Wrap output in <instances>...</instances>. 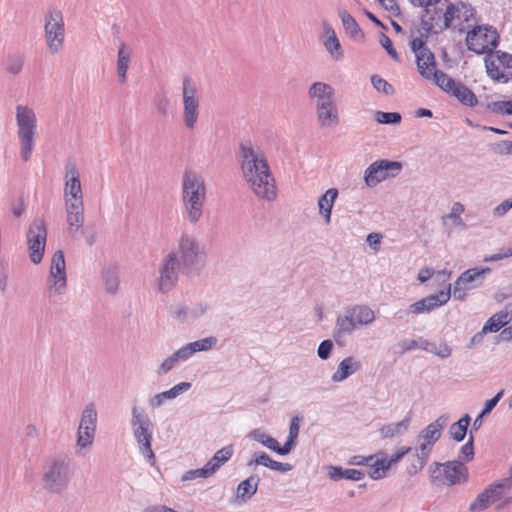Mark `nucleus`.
Returning <instances> with one entry per match:
<instances>
[{"instance_id":"obj_22","label":"nucleus","mask_w":512,"mask_h":512,"mask_svg":"<svg viewBox=\"0 0 512 512\" xmlns=\"http://www.w3.org/2000/svg\"><path fill=\"white\" fill-rule=\"evenodd\" d=\"M179 269L181 266L169 254L163 259L157 279V288L160 292L167 293L173 289L178 280Z\"/></svg>"},{"instance_id":"obj_29","label":"nucleus","mask_w":512,"mask_h":512,"mask_svg":"<svg viewBox=\"0 0 512 512\" xmlns=\"http://www.w3.org/2000/svg\"><path fill=\"white\" fill-rule=\"evenodd\" d=\"M248 467L264 466L273 471L286 473L293 469L289 463H282L273 460L267 453L263 451L254 452L247 462Z\"/></svg>"},{"instance_id":"obj_23","label":"nucleus","mask_w":512,"mask_h":512,"mask_svg":"<svg viewBox=\"0 0 512 512\" xmlns=\"http://www.w3.org/2000/svg\"><path fill=\"white\" fill-rule=\"evenodd\" d=\"M451 297V285L446 290H442L436 294L429 295L413 304L408 308L412 314H424L441 307L446 304Z\"/></svg>"},{"instance_id":"obj_9","label":"nucleus","mask_w":512,"mask_h":512,"mask_svg":"<svg viewBox=\"0 0 512 512\" xmlns=\"http://www.w3.org/2000/svg\"><path fill=\"white\" fill-rule=\"evenodd\" d=\"M468 475L467 467L459 460L433 462L429 467L430 482L434 485H460L468 480Z\"/></svg>"},{"instance_id":"obj_52","label":"nucleus","mask_w":512,"mask_h":512,"mask_svg":"<svg viewBox=\"0 0 512 512\" xmlns=\"http://www.w3.org/2000/svg\"><path fill=\"white\" fill-rule=\"evenodd\" d=\"M511 488V483L509 481L501 479L500 481L490 485L487 489H485V491L488 492L491 501L494 502L500 499L502 495L509 491Z\"/></svg>"},{"instance_id":"obj_12","label":"nucleus","mask_w":512,"mask_h":512,"mask_svg":"<svg viewBox=\"0 0 512 512\" xmlns=\"http://www.w3.org/2000/svg\"><path fill=\"white\" fill-rule=\"evenodd\" d=\"M498 33L488 25L474 26L467 33L466 45L476 54H490L498 45Z\"/></svg>"},{"instance_id":"obj_33","label":"nucleus","mask_w":512,"mask_h":512,"mask_svg":"<svg viewBox=\"0 0 512 512\" xmlns=\"http://www.w3.org/2000/svg\"><path fill=\"white\" fill-rule=\"evenodd\" d=\"M416 63L419 73L426 79H433L436 85L438 74H445L436 70L434 55L430 51L419 52V55H416Z\"/></svg>"},{"instance_id":"obj_32","label":"nucleus","mask_w":512,"mask_h":512,"mask_svg":"<svg viewBox=\"0 0 512 512\" xmlns=\"http://www.w3.org/2000/svg\"><path fill=\"white\" fill-rule=\"evenodd\" d=\"M361 369V362L354 356L345 357L340 361L336 371L332 374L331 380L334 383H341Z\"/></svg>"},{"instance_id":"obj_57","label":"nucleus","mask_w":512,"mask_h":512,"mask_svg":"<svg viewBox=\"0 0 512 512\" xmlns=\"http://www.w3.org/2000/svg\"><path fill=\"white\" fill-rule=\"evenodd\" d=\"M212 475L213 474L211 473V471L209 470V468L205 464L200 469L186 471L182 475L181 480L182 481H192V480L197 479V478H208V477H210Z\"/></svg>"},{"instance_id":"obj_50","label":"nucleus","mask_w":512,"mask_h":512,"mask_svg":"<svg viewBox=\"0 0 512 512\" xmlns=\"http://www.w3.org/2000/svg\"><path fill=\"white\" fill-rule=\"evenodd\" d=\"M96 430L90 428H82L78 426L76 446L80 449H86L92 446L95 438Z\"/></svg>"},{"instance_id":"obj_41","label":"nucleus","mask_w":512,"mask_h":512,"mask_svg":"<svg viewBox=\"0 0 512 512\" xmlns=\"http://www.w3.org/2000/svg\"><path fill=\"white\" fill-rule=\"evenodd\" d=\"M372 457L373 460H371V463L368 464V475L374 480L384 478L389 471V467L385 462V452L379 451L378 453L372 455Z\"/></svg>"},{"instance_id":"obj_8","label":"nucleus","mask_w":512,"mask_h":512,"mask_svg":"<svg viewBox=\"0 0 512 512\" xmlns=\"http://www.w3.org/2000/svg\"><path fill=\"white\" fill-rule=\"evenodd\" d=\"M217 338L214 336L205 337L194 342H189L168 357L164 358L157 366L155 373L158 376H164L176 368L179 364L191 359L198 352L212 350L217 345Z\"/></svg>"},{"instance_id":"obj_58","label":"nucleus","mask_w":512,"mask_h":512,"mask_svg":"<svg viewBox=\"0 0 512 512\" xmlns=\"http://www.w3.org/2000/svg\"><path fill=\"white\" fill-rule=\"evenodd\" d=\"M371 83L378 92H382L386 95H390L393 93V87L391 86V84H389L385 79L381 78L378 75H373L371 77Z\"/></svg>"},{"instance_id":"obj_44","label":"nucleus","mask_w":512,"mask_h":512,"mask_svg":"<svg viewBox=\"0 0 512 512\" xmlns=\"http://www.w3.org/2000/svg\"><path fill=\"white\" fill-rule=\"evenodd\" d=\"M338 16L341 19L342 25L347 34H349L354 39H362L364 37V34L358 23L350 13H348L346 10H339Z\"/></svg>"},{"instance_id":"obj_10","label":"nucleus","mask_w":512,"mask_h":512,"mask_svg":"<svg viewBox=\"0 0 512 512\" xmlns=\"http://www.w3.org/2000/svg\"><path fill=\"white\" fill-rule=\"evenodd\" d=\"M66 37L64 17L60 10L49 9L44 16V38L50 54L62 51Z\"/></svg>"},{"instance_id":"obj_15","label":"nucleus","mask_w":512,"mask_h":512,"mask_svg":"<svg viewBox=\"0 0 512 512\" xmlns=\"http://www.w3.org/2000/svg\"><path fill=\"white\" fill-rule=\"evenodd\" d=\"M402 170V163L381 159L371 163L364 171V182L367 187L373 188L379 183L397 177Z\"/></svg>"},{"instance_id":"obj_39","label":"nucleus","mask_w":512,"mask_h":512,"mask_svg":"<svg viewBox=\"0 0 512 512\" xmlns=\"http://www.w3.org/2000/svg\"><path fill=\"white\" fill-rule=\"evenodd\" d=\"M328 476L333 481L342 479L351 481H360L365 477V473L357 469H343L340 466L330 465L327 467Z\"/></svg>"},{"instance_id":"obj_2","label":"nucleus","mask_w":512,"mask_h":512,"mask_svg":"<svg viewBox=\"0 0 512 512\" xmlns=\"http://www.w3.org/2000/svg\"><path fill=\"white\" fill-rule=\"evenodd\" d=\"M181 200L185 218L189 223L197 224L203 216L207 200V186L202 174L192 169L183 172Z\"/></svg>"},{"instance_id":"obj_3","label":"nucleus","mask_w":512,"mask_h":512,"mask_svg":"<svg viewBox=\"0 0 512 512\" xmlns=\"http://www.w3.org/2000/svg\"><path fill=\"white\" fill-rule=\"evenodd\" d=\"M169 255L178 262L181 270L187 274L198 272L203 267L206 259L204 245L196 236L189 233H182L176 247Z\"/></svg>"},{"instance_id":"obj_63","label":"nucleus","mask_w":512,"mask_h":512,"mask_svg":"<svg viewBox=\"0 0 512 512\" xmlns=\"http://www.w3.org/2000/svg\"><path fill=\"white\" fill-rule=\"evenodd\" d=\"M380 44L387 51V53L395 60L399 61V56L396 50L393 48L391 39L385 35L381 34L380 36Z\"/></svg>"},{"instance_id":"obj_53","label":"nucleus","mask_w":512,"mask_h":512,"mask_svg":"<svg viewBox=\"0 0 512 512\" xmlns=\"http://www.w3.org/2000/svg\"><path fill=\"white\" fill-rule=\"evenodd\" d=\"M486 108L490 112L498 115L512 116V100L491 102L487 104Z\"/></svg>"},{"instance_id":"obj_38","label":"nucleus","mask_w":512,"mask_h":512,"mask_svg":"<svg viewBox=\"0 0 512 512\" xmlns=\"http://www.w3.org/2000/svg\"><path fill=\"white\" fill-rule=\"evenodd\" d=\"M410 423H411L410 416H406L404 419H402L399 422L383 425L379 429L378 432H379L380 437L383 439H388V438L391 439V438L399 437V436L404 435L408 431V429L410 427Z\"/></svg>"},{"instance_id":"obj_18","label":"nucleus","mask_w":512,"mask_h":512,"mask_svg":"<svg viewBox=\"0 0 512 512\" xmlns=\"http://www.w3.org/2000/svg\"><path fill=\"white\" fill-rule=\"evenodd\" d=\"M437 86L455 97L463 105L475 107L478 104V99L474 92L464 84L452 79L448 74H438Z\"/></svg>"},{"instance_id":"obj_19","label":"nucleus","mask_w":512,"mask_h":512,"mask_svg":"<svg viewBox=\"0 0 512 512\" xmlns=\"http://www.w3.org/2000/svg\"><path fill=\"white\" fill-rule=\"evenodd\" d=\"M487 74L495 81L506 83L512 79V55L498 51L485 59Z\"/></svg>"},{"instance_id":"obj_47","label":"nucleus","mask_w":512,"mask_h":512,"mask_svg":"<svg viewBox=\"0 0 512 512\" xmlns=\"http://www.w3.org/2000/svg\"><path fill=\"white\" fill-rule=\"evenodd\" d=\"M79 427L96 430L97 427V409L93 402L85 405L79 422Z\"/></svg>"},{"instance_id":"obj_17","label":"nucleus","mask_w":512,"mask_h":512,"mask_svg":"<svg viewBox=\"0 0 512 512\" xmlns=\"http://www.w3.org/2000/svg\"><path fill=\"white\" fill-rule=\"evenodd\" d=\"M63 198L65 205H84L80 173L73 162L65 165Z\"/></svg>"},{"instance_id":"obj_43","label":"nucleus","mask_w":512,"mask_h":512,"mask_svg":"<svg viewBox=\"0 0 512 512\" xmlns=\"http://www.w3.org/2000/svg\"><path fill=\"white\" fill-rule=\"evenodd\" d=\"M233 453V445H227L216 451L213 457L206 463V466L214 474L224 463L230 460Z\"/></svg>"},{"instance_id":"obj_30","label":"nucleus","mask_w":512,"mask_h":512,"mask_svg":"<svg viewBox=\"0 0 512 512\" xmlns=\"http://www.w3.org/2000/svg\"><path fill=\"white\" fill-rule=\"evenodd\" d=\"M66 222L71 236L78 235L84 225V205H65Z\"/></svg>"},{"instance_id":"obj_42","label":"nucleus","mask_w":512,"mask_h":512,"mask_svg":"<svg viewBox=\"0 0 512 512\" xmlns=\"http://www.w3.org/2000/svg\"><path fill=\"white\" fill-rule=\"evenodd\" d=\"M248 436L252 440L262 444L263 446L276 452L277 454L284 455L283 446H280L279 442L275 438L268 435L262 429H254L249 433Z\"/></svg>"},{"instance_id":"obj_46","label":"nucleus","mask_w":512,"mask_h":512,"mask_svg":"<svg viewBox=\"0 0 512 512\" xmlns=\"http://www.w3.org/2000/svg\"><path fill=\"white\" fill-rule=\"evenodd\" d=\"M25 65V56L20 52L9 53L5 60V71L12 75H19Z\"/></svg>"},{"instance_id":"obj_60","label":"nucleus","mask_w":512,"mask_h":512,"mask_svg":"<svg viewBox=\"0 0 512 512\" xmlns=\"http://www.w3.org/2000/svg\"><path fill=\"white\" fill-rule=\"evenodd\" d=\"M473 430L470 431V437L466 444H464L460 450V457L463 460L470 461L474 456V447H473Z\"/></svg>"},{"instance_id":"obj_11","label":"nucleus","mask_w":512,"mask_h":512,"mask_svg":"<svg viewBox=\"0 0 512 512\" xmlns=\"http://www.w3.org/2000/svg\"><path fill=\"white\" fill-rule=\"evenodd\" d=\"M182 120L188 130H194L200 115V97L196 83L189 77L182 79Z\"/></svg>"},{"instance_id":"obj_51","label":"nucleus","mask_w":512,"mask_h":512,"mask_svg":"<svg viewBox=\"0 0 512 512\" xmlns=\"http://www.w3.org/2000/svg\"><path fill=\"white\" fill-rule=\"evenodd\" d=\"M464 210L465 209L463 204L460 202H455L451 207L450 213L444 218L445 223L448 221L451 222V228L464 226V221L461 217Z\"/></svg>"},{"instance_id":"obj_49","label":"nucleus","mask_w":512,"mask_h":512,"mask_svg":"<svg viewBox=\"0 0 512 512\" xmlns=\"http://www.w3.org/2000/svg\"><path fill=\"white\" fill-rule=\"evenodd\" d=\"M300 418L293 417L289 426V435L287 441L283 445V454H289L295 446L296 439L299 435Z\"/></svg>"},{"instance_id":"obj_34","label":"nucleus","mask_w":512,"mask_h":512,"mask_svg":"<svg viewBox=\"0 0 512 512\" xmlns=\"http://www.w3.org/2000/svg\"><path fill=\"white\" fill-rule=\"evenodd\" d=\"M449 422V416L447 414L440 415L435 421L423 428L418 434H420L423 440L432 443L433 445L440 439L442 431Z\"/></svg>"},{"instance_id":"obj_54","label":"nucleus","mask_w":512,"mask_h":512,"mask_svg":"<svg viewBox=\"0 0 512 512\" xmlns=\"http://www.w3.org/2000/svg\"><path fill=\"white\" fill-rule=\"evenodd\" d=\"M156 112L161 117L168 116L171 109L170 99L165 94H158L153 99Z\"/></svg>"},{"instance_id":"obj_26","label":"nucleus","mask_w":512,"mask_h":512,"mask_svg":"<svg viewBox=\"0 0 512 512\" xmlns=\"http://www.w3.org/2000/svg\"><path fill=\"white\" fill-rule=\"evenodd\" d=\"M192 384L190 382H180L175 384L170 389L154 394L153 396L149 397L148 399V406L151 409H159L161 408L166 402L173 401L180 395L186 393L190 390Z\"/></svg>"},{"instance_id":"obj_64","label":"nucleus","mask_w":512,"mask_h":512,"mask_svg":"<svg viewBox=\"0 0 512 512\" xmlns=\"http://www.w3.org/2000/svg\"><path fill=\"white\" fill-rule=\"evenodd\" d=\"M510 209H512V197L502 201L493 209L494 216L503 217Z\"/></svg>"},{"instance_id":"obj_21","label":"nucleus","mask_w":512,"mask_h":512,"mask_svg":"<svg viewBox=\"0 0 512 512\" xmlns=\"http://www.w3.org/2000/svg\"><path fill=\"white\" fill-rule=\"evenodd\" d=\"M450 26L460 32L472 27L476 23L474 8L464 2L448 5Z\"/></svg>"},{"instance_id":"obj_62","label":"nucleus","mask_w":512,"mask_h":512,"mask_svg":"<svg viewBox=\"0 0 512 512\" xmlns=\"http://www.w3.org/2000/svg\"><path fill=\"white\" fill-rule=\"evenodd\" d=\"M412 447H402L397 452H395L390 458L385 454V462L387 466L390 468L392 465L399 462L406 454L412 451Z\"/></svg>"},{"instance_id":"obj_4","label":"nucleus","mask_w":512,"mask_h":512,"mask_svg":"<svg viewBox=\"0 0 512 512\" xmlns=\"http://www.w3.org/2000/svg\"><path fill=\"white\" fill-rule=\"evenodd\" d=\"M375 319L376 314L368 305L355 304L348 306L336 318L333 337L339 343L346 336L353 334L359 327L371 325Z\"/></svg>"},{"instance_id":"obj_16","label":"nucleus","mask_w":512,"mask_h":512,"mask_svg":"<svg viewBox=\"0 0 512 512\" xmlns=\"http://www.w3.org/2000/svg\"><path fill=\"white\" fill-rule=\"evenodd\" d=\"M47 230L43 219H35L26 233V243L30 261L41 263L46 247Z\"/></svg>"},{"instance_id":"obj_27","label":"nucleus","mask_w":512,"mask_h":512,"mask_svg":"<svg viewBox=\"0 0 512 512\" xmlns=\"http://www.w3.org/2000/svg\"><path fill=\"white\" fill-rule=\"evenodd\" d=\"M307 93L308 97L314 102L315 108L335 100V89L325 82L312 83Z\"/></svg>"},{"instance_id":"obj_37","label":"nucleus","mask_w":512,"mask_h":512,"mask_svg":"<svg viewBox=\"0 0 512 512\" xmlns=\"http://www.w3.org/2000/svg\"><path fill=\"white\" fill-rule=\"evenodd\" d=\"M512 321V314L508 307L493 314L484 324L483 333H494L501 330L505 325Z\"/></svg>"},{"instance_id":"obj_7","label":"nucleus","mask_w":512,"mask_h":512,"mask_svg":"<svg viewBox=\"0 0 512 512\" xmlns=\"http://www.w3.org/2000/svg\"><path fill=\"white\" fill-rule=\"evenodd\" d=\"M130 424L140 453L153 466L155 464V454L152 450L153 423L144 408L132 406Z\"/></svg>"},{"instance_id":"obj_36","label":"nucleus","mask_w":512,"mask_h":512,"mask_svg":"<svg viewBox=\"0 0 512 512\" xmlns=\"http://www.w3.org/2000/svg\"><path fill=\"white\" fill-rule=\"evenodd\" d=\"M338 197L336 188L328 189L318 200V211L323 217L325 224H330L332 209Z\"/></svg>"},{"instance_id":"obj_25","label":"nucleus","mask_w":512,"mask_h":512,"mask_svg":"<svg viewBox=\"0 0 512 512\" xmlns=\"http://www.w3.org/2000/svg\"><path fill=\"white\" fill-rule=\"evenodd\" d=\"M415 443V460L407 467L409 475H415L425 467L434 447L432 443L423 440L420 434L416 436Z\"/></svg>"},{"instance_id":"obj_55","label":"nucleus","mask_w":512,"mask_h":512,"mask_svg":"<svg viewBox=\"0 0 512 512\" xmlns=\"http://www.w3.org/2000/svg\"><path fill=\"white\" fill-rule=\"evenodd\" d=\"M492 503L488 492L485 490L480 493L475 500L470 504L469 510L471 512H480L486 509Z\"/></svg>"},{"instance_id":"obj_40","label":"nucleus","mask_w":512,"mask_h":512,"mask_svg":"<svg viewBox=\"0 0 512 512\" xmlns=\"http://www.w3.org/2000/svg\"><path fill=\"white\" fill-rule=\"evenodd\" d=\"M132 51L124 43L118 47L117 55V76L120 83L126 82L127 71L131 62Z\"/></svg>"},{"instance_id":"obj_48","label":"nucleus","mask_w":512,"mask_h":512,"mask_svg":"<svg viewBox=\"0 0 512 512\" xmlns=\"http://www.w3.org/2000/svg\"><path fill=\"white\" fill-rule=\"evenodd\" d=\"M470 420V416L465 414L457 422L450 426L449 434L453 440L460 442L465 438Z\"/></svg>"},{"instance_id":"obj_35","label":"nucleus","mask_w":512,"mask_h":512,"mask_svg":"<svg viewBox=\"0 0 512 512\" xmlns=\"http://www.w3.org/2000/svg\"><path fill=\"white\" fill-rule=\"evenodd\" d=\"M101 280L106 293L115 295L119 289V270L115 265H107L101 271Z\"/></svg>"},{"instance_id":"obj_6","label":"nucleus","mask_w":512,"mask_h":512,"mask_svg":"<svg viewBox=\"0 0 512 512\" xmlns=\"http://www.w3.org/2000/svg\"><path fill=\"white\" fill-rule=\"evenodd\" d=\"M73 476L71 461L66 455L51 457L42 470V484L45 490L62 493L68 488Z\"/></svg>"},{"instance_id":"obj_45","label":"nucleus","mask_w":512,"mask_h":512,"mask_svg":"<svg viewBox=\"0 0 512 512\" xmlns=\"http://www.w3.org/2000/svg\"><path fill=\"white\" fill-rule=\"evenodd\" d=\"M259 481L256 475L241 481L237 487V497L244 501L250 499L257 492Z\"/></svg>"},{"instance_id":"obj_24","label":"nucleus","mask_w":512,"mask_h":512,"mask_svg":"<svg viewBox=\"0 0 512 512\" xmlns=\"http://www.w3.org/2000/svg\"><path fill=\"white\" fill-rule=\"evenodd\" d=\"M429 7V12L425 9V14L422 16V27L427 33L438 34L447 28H451L448 15V7L445 12L442 9Z\"/></svg>"},{"instance_id":"obj_61","label":"nucleus","mask_w":512,"mask_h":512,"mask_svg":"<svg viewBox=\"0 0 512 512\" xmlns=\"http://www.w3.org/2000/svg\"><path fill=\"white\" fill-rule=\"evenodd\" d=\"M333 347H334V345H333L332 340L327 339V340L322 341L319 344L318 349H317L318 357L322 360H327L331 355Z\"/></svg>"},{"instance_id":"obj_13","label":"nucleus","mask_w":512,"mask_h":512,"mask_svg":"<svg viewBox=\"0 0 512 512\" xmlns=\"http://www.w3.org/2000/svg\"><path fill=\"white\" fill-rule=\"evenodd\" d=\"M67 289V273L64 254L61 250L54 252L50 261L47 277V291L50 298L60 297Z\"/></svg>"},{"instance_id":"obj_56","label":"nucleus","mask_w":512,"mask_h":512,"mask_svg":"<svg viewBox=\"0 0 512 512\" xmlns=\"http://www.w3.org/2000/svg\"><path fill=\"white\" fill-rule=\"evenodd\" d=\"M374 117L379 124H399L401 122V115L397 112L376 111Z\"/></svg>"},{"instance_id":"obj_28","label":"nucleus","mask_w":512,"mask_h":512,"mask_svg":"<svg viewBox=\"0 0 512 512\" xmlns=\"http://www.w3.org/2000/svg\"><path fill=\"white\" fill-rule=\"evenodd\" d=\"M323 45L330 56L339 61L344 56V51L333 27L326 21L322 23Z\"/></svg>"},{"instance_id":"obj_31","label":"nucleus","mask_w":512,"mask_h":512,"mask_svg":"<svg viewBox=\"0 0 512 512\" xmlns=\"http://www.w3.org/2000/svg\"><path fill=\"white\" fill-rule=\"evenodd\" d=\"M316 117L321 127L336 126L340 122L336 100L315 108Z\"/></svg>"},{"instance_id":"obj_5","label":"nucleus","mask_w":512,"mask_h":512,"mask_svg":"<svg viewBox=\"0 0 512 512\" xmlns=\"http://www.w3.org/2000/svg\"><path fill=\"white\" fill-rule=\"evenodd\" d=\"M15 122L20 155L24 161H28L34 150L38 127L35 110L28 105L17 104L15 106Z\"/></svg>"},{"instance_id":"obj_20","label":"nucleus","mask_w":512,"mask_h":512,"mask_svg":"<svg viewBox=\"0 0 512 512\" xmlns=\"http://www.w3.org/2000/svg\"><path fill=\"white\" fill-rule=\"evenodd\" d=\"M209 305L204 302L192 304L179 303L169 308V315L179 323H193L209 311Z\"/></svg>"},{"instance_id":"obj_1","label":"nucleus","mask_w":512,"mask_h":512,"mask_svg":"<svg viewBox=\"0 0 512 512\" xmlns=\"http://www.w3.org/2000/svg\"><path fill=\"white\" fill-rule=\"evenodd\" d=\"M237 159L249 190L258 199L273 202L277 198L276 181L262 148L251 141L241 142Z\"/></svg>"},{"instance_id":"obj_59","label":"nucleus","mask_w":512,"mask_h":512,"mask_svg":"<svg viewBox=\"0 0 512 512\" xmlns=\"http://www.w3.org/2000/svg\"><path fill=\"white\" fill-rule=\"evenodd\" d=\"M9 284V267L6 261L0 262V293H6Z\"/></svg>"},{"instance_id":"obj_14","label":"nucleus","mask_w":512,"mask_h":512,"mask_svg":"<svg viewBox=\"0 0 512 512\" xmlns=\"http://www.w3.org/2000/svg\"><path fill=\"white\" fill-rule=\"evenodd\" d=\"M490 273L489 267L467 269L454 282L453 297L457 300H464L470 291L478 289L484 284L486 276Z\"/></svg>"}]
</instances>
